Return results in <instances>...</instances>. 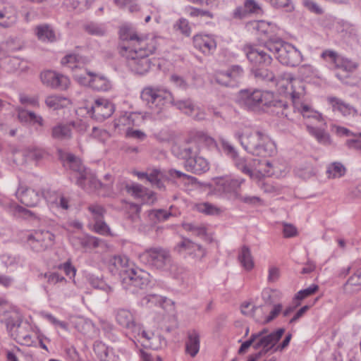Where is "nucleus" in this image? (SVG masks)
Returning <instances> with one entry per match:
<instances>
[{
    "instance_id": "obj_16",
    "label": "nucleus",
    "mask_w": 361,
    "mask_h": 361,
    "mask_svg": "<svg viewBox=\"0 0 361 361\" xmlns=\"http://www.w3.org/2000/svg\"><path fill=\"white\" fill-rule=\"evenodd\" d=\"M194 47L205 55L212 54L216 49V42L212 35H196L193 37Z\"/></svg>"
},
{
    "instance_id": "obj_59",
    "label": "nucleus",
    "mask_w": 361,
    "mask_h": 361,
    "mask_svg": "<svg viewBox=\"0 0 361 361\" xmlns=\"http://www.w3.org/2000/svg\"><path fill=\"white\" fill-rule=\"evenodd\" d=\"M186 252L189 255H194L195 257L202 258L205 255L204 248L200 244L193 242V246H190Z\"/></svg>"
},
{
    "instance_id": "obj_51",
    "label": "nucleus",
    "mask_w": 361,
    "mask_h": 361,
    "mask_svg": "<svg viewBox=\"0 0 361 361\" xmlns=\"http://www.w3.org/2000/svg\"><path fill=\"white\" fill-rule=\"evenodd\" d=\"M270 4L276 8H284L287 12L294 10V6L291 0H271Z\"/></svg>"
},
{
    "instance_id": "obj_36",
    "label": "nucleus",
    "mask_w": 361,
    "mask_h": 361,
    "mask_svg": "<svg viewBox=\"0 0 361 361\" xmlns=\"http://www.w3.org/2000/svg\"><path fill=\"white\" fill-rule=\"evenodd\" d=\"M195 140L197 142L198 146L203 145L208 148L217 147L216 142L214 138L202 131L196 132L194 135Z\"/></svg>"
},
{
    "instance_id": "obj_29",
    "label": "nucleus",
    "mask_w": 361,
    "mask_h": 361,
    "mask_svg": "<svg viewBox=\"0 0 361 361\" xmlns=\"http://www.w3.org/2000/svg\"><path fill=\"white\" fill-rule=\"evenodd\" d=\"M84 31L88 35L103 37L106 34V27L104 23L97 22H88L82 26Z\"/></svg>"
},
{
    "instance_id": "obj_4",
    "label": "nucleus",
    "mask_w": 361,
    "mask_h": 361,
    "mask_svg": "<svg viewBox=\"0 0 361 361\" xmlns=\"http://www.w3.org/2000/svg\"><path fill=\"white\" fill-rule=\"evenodd\" d=\"M235 137L245 150L252 155L267 157L276 152L274 142L267 135L260 131L238 132Z\"/></svg>"
},
{
    "instance_id": "obj_11",
    "label": "nucleus",
    "mask_w": 361,
    "mask_h": 361,
    "mask_svg": "<svg viewBox=\"0 0 361 361\" xmlns=\"http://www.w3.org/2000/svg\"><path fill=\"white\" fill-rule=\"evenodd\" d=\"M264 47V45L263 46ZM243 51L246 55L247 59L254 66H269L272 62V56L267 53V49H262L255 45L245 44L243 47Z\"/></svg>"
},
{
    "instance_id": "obj_57",
    "label": "nucleus",
    "mask_w": 361,
    "mask_h": 361,
    "mask_svg": "<svg viewBox=\"0 0 361 361\" xmlns=\"http://www.w3.org/2000/svg\"><path fill=\"white\" fill-rule=\"evenodd\" d=\"M189 15L190 17H207L210 19L214 18V14L207 10H202L192 6L189 7Z\"/></svg>"
},
{
    "instance_id": "obj_25",
    "label": "nucleus",
    "mask_w": 361,
    "mask_h": 361,
    "mask_svg": "<svg viewBox=\"0 0 361 361\" xmlns=\"http://www.w3.org/2000/svg\"><path fill=\"white\" fill-rule=\"evenodd\" d=\"M358 67V63L353 61L351 59L344 56H341L336 68L341 69L345 73V75L340 73H336V76L341 80L344 81V79L348 78L350 73L354 72Z\"/></svg>"
},
{
    "instance_id": "obj_22",
    "label": "nucleus",
    "mask_w": 361,
    "mask_h": 361,
    "mask_svg": "<svg viewBox=\"0 0 361 361\" xmlns=\"http://www.w3.org/2000/svg\"><path fill=\"white\" fill-rule=\"evenodd\" d=\"M184 167L188 172L195 174H202L209 171V164L206 159L197 154L185 161Z\"/></svg>"
},
{
    "instance_id": "obj_44",
    "label": "nucleus",
    "mask_w": 361,
    "mask_h": 361,
    "mask_svg": "<svg viewBox=\"0 0 361 361\" xmlns=\"http://www.w3.org/2000/svg\"><path fill=\"white\" fill-rule=\"evenodd\" d=\"M234 162L235 166L241 171L243 173L248 175L250 177L252 176V171L247 164V160L244 157L239 156L238 153L236 157L231 159Z\"/></svg>"
},
{
    "instance_id": "obj_43",
    "label": "nucleus",
    "mask_w": 361,
    "mask_h": 361,
    "mask_svg": "<svg viewBox=\"0 0 361 361\" xmlns=\"http://www.w3.org/2000/svg\"><path fill=\"white\" fill-rule=\"evenodd\" d=\"M341 56L336 51L331 49H326L321 54V57L333 65L335 68H336Z\"/></svg>"
},
{
    "instance_id": "obj_27",
    "label": "nucleus",
    "mask_w": 361,
    "mask_h": 361,
    "mask_svg": "<svg viewBox=\"0 0 361 361\" xmlns=\"http://www.w3.org/2000/svg\"><path fill=\"white\" fill-rule=\"evenodd\" d=\"M4 321L6 329L12 332L15 328H19L21 325L23 318L17 311H8L4 313Z\"/></svg>"
},
{
    "instance_id": "obj_52",
    "label": "nucleus",
    "mask_w": 361,
    "mask_h": 361,
    "mask_svg": "<svg viewBox=\"0 0 361 361\" xmlns=\"http://www.w3.org/2000/svg\"><path fill=\"white\" fill-rule=\"evenodd\" d=\"M87 209L93 215L94 221L103 219L106 212L103 206L97 204L89 205Z\"/></svg>"
},
{
    "instance_id": "obj_14",
    "label": "nucleus",
    "mask_w": 361,
    "mask_h": 361,
    "mask_svg": "<svg viewBox=\"0 0 361 361\" xmlns=\"http://www.w3.org/2000/svg\"><path fill=\"white\" fill-rule=\"evenodd\" d=\"M40 78L44 85L61 90L67 89L70 83L68 77L51 71L42 73Z\"/></svg>"
},
{
    "instance_id": "obj_54",
    "label": "nucleus",
    "mask_w": 361,
    "mask_h": 361,
    "mask_svg": "<svg viewBox=\"0 0 361 361\" xmlns=\"http://www.w3.org/2000/svg\"><path fill=\"white\" fill-rule=\"evenodd\" d=\"M197 209L201 213L209 215H213L219 212V209L209 202L198 204L197 205Z\"/></svg>"
},
{
    "instance_id": "obj_35",
    "label": "nucleus",
    "mask_w": 361,
    "mask_h": 361,
    "mask_svg": "<svg viewBox=\"0 0 361 361\" xmlns=\"http://www.w3.org/2000/svg\"><path fill=\"white\" fill-rule=\"evenodd\" d=\"M113 125L114 129L118 130H122L124 127H126L127 130L131 128V126H133V119L132 118L131 114L126 112L121 115L114 121Z\"/></svg>"
},
{
    "instance_id": "obj_38",
    "label": "nucleus",
    "mask_w": 361,
    "mask_h": 361,
    "mask_svg": "<svg viewBox=\"0 0 361 361\" xmlns=\"http://www.w3.org/2000/svg\"><path fill=\"white\" fill-rule=\"evenodd\" d=\"M142 345L145 348L158 350L161 348L163 346H166V341L160 335H156L154 333H150L149 341L148 343H142Z\"/></svg>"
},
{
    "instance_id": "obj_30",
    "label": "nucleus",
    "mask_w": 361,
    "mask_h": 361,
    "mask_svg": "<svg viewBox=\"0 0 361 361\" xmlns=\"http://www.w3.org/2000/svg\"><path fill=\"white\" fill-rule=\"evenodd\" d=\"M18 118L20 122L37 123L40 126H44L42 117L37 115L33 111L20 109L18 112Z\"/></svg>"
},
{
    "instance_id": "obj_55",
    "label": "nucleus",
    "mask_w": 361,
    "mask_h": 361,
    "mask_svg": "<svg viewBox=\"0 0 361 361\" xmlns=\"http://www.w3.org/2000/svg\"><path fill=\"white\" fill-rule=\"evenodd\" d=\"M57 268L60 270H63L66 275L70 279H72L75 276L76 269L72 265L71 261L70 259L64 263L59 264Z\"/></svg>"
},
{
    "instance_id": "obj_53",
    "label": "nucleus",
    "mask_w": 361,
    "mask_h": 361,
    "mask_svg": "<svg viewBox=\"0 0 361 361\" xmlns=\"http://www.w3.org/2000/svg\"><path fill=\"white\" fill-rule=\"evenodd\" d=\"M185 231L192 232L196 236L206 235V228L202 226H197L193 224H185L183 225Z\"/></svg>"
},
{
    "instance_id": "obj_61",
    "label": "nucleus",
    "mask_w": 361,
    "mask_h": 361,
    "mask_svg": "<svg viewBox=\"0 0 361 361\" xmlns=\"http://www.w3.org/2000/svg\"><path fill=\"white\" fill-rule=\"evenodd\" d=\"M193 246V242L188 238H182V240L174 247V250L178 253L186 252L190 246Z\"/></svg>"
},
{
    "instance_id": "obj_39",
    "label": "nucleus",
    "mask_w": 361,
    "mask_h": 361,
    "mask_svg": "<svg viewBox=\"0 0 361 361\" xmlns=\"http://www.w3.org/2000/svg\"><path fill=\"white\" fill-rule=\"evenodd\" d=\"M66 102V98L58 95H50L48 96L45 99V103L47 106L53 109L54 110L64 107Z\"/></svg>"
},
{
    "instance_id": "obj_2",
    "label": "nucleus",
    "mask_w": 361,
    "mask_h": 361,
    "mask_svg": "<svg viewBox=\"0 0 361 361\" xmlns=\"http://www.w3.org/2000/svg\"><path fill=\"white\" fill-rule=\"evenodd\" d=\"M240 102L247 109L255 110L259 107L272 108L271 111L277 116L288 117V104L280 99L273 92L255 90L252 92L245 90L240 91Z\"/></svg>"
},
{
    "instance_id": "obj_33",
    "label": "nucleus",
    "mask_w": 361,
    "mask_h": 361,
    "mask_svg": "<svg viewBox=\"0 0 361 361\" xmlns=\"http://www.w3.org/2000/svg\"><path fill=\"white\" fill-rule=\"evenodd\" d=\"M307 130L310 135L314 136L316 140L322 145H329L331 144V137L328 133L324 130L307 126Z\"/></svg>"
},
{
    "instance_id": "obj_37",
    "label": "nucleus",
    "mask_w": 361,
    "mask_h": 361,
    "mask_svg": "<svg viewBox=\"0 0 361 361\" xmlns=\"http://www.w3.org/2000/svg\"><path fill=\"white\" fill-rule=\"evenodd\" d=\"M36 35L42 41L53 42L55 40L54 31L47 25H39L36 27Z\"/></svg>"
},
{
    "instance_id": "obj_41",
    "label": "nucleus",
    "mask_w": 361,
    "mask_h": 361,
    "mask_svg": "<svg viewBox=\"0 0 361 361\" xmlns=\"http://www.w3.org/2000/svg\"><path fill=\"white\" fill-rule=\"evenodd\" d=\"M345 169L343 164L338 162H334L329 166L326 173L329 178H340L345 174Z\"/></svg>"
},
{
    "instance_id": "obj_20",
    "label": "nucleus",
    "mask_w": 361,
    "mask_h": 361,
    "mask_svg": "<svg viewBox=\"0 0 361 361\" xmlns=\"http://www.w3.org/2000/svg\"><path fill=\"white\" fill-rule=\"evenodd\" d=\"M284 332L285 329L281 328L277 329L276 331L271 332L264 337L257 339L256 342L253 345L254 349L257 350L263 348L271 350L281 339Z\"/></svg>"
},
{
    "instance_id": "obj_49",
    "label": "nucleus",
    "mask_w": 361,
    "mask_h": 361,
    "mask_svg": "<svg viewBox=\"0 0 361 361\" xmlns=\"http://www.w3.org/2000/svg\"><path fill=\"white\" fill-rule=\"evenodd\" d=\"M318 288L319 287L317 285L312 284L310 287L298 291L295 295L294 299L298 301L302 300L315 293Z\"/></svg>"
},
{
    "instance_id": "obj_42",
    "label": "nucleus",
    "mask_w": 361,
    "mask_h": 361,
    "mask_svg": "<svg viewBox=\"0 0 361 361\" xmlns=\"http://www.w3.org/2000/svg\"><path fill=\"white\" fill-rule=\"evenodd\" d=\"M341 56L336 51L331 49H326L321 54V57L333 65L335 68H336Z\"/></svg>"
},
{
    "instance_id": "obj_64",
    "label": "nucleus",
    "mask_w": 361,
    "mask_h": 361,
    "mask_svg": "<svg viewBox=\"0 0 361 361\" xmlns=\"http://www.w3.org/2000/svg\"><path fill=\"white\" fill-rule=\"evenodd\" d=\"M142 305H148L149 303L152 304H159L161 305L163 302V299L161 296L154 295V294H149L144 297L141 301Z\"/></svg>"
},
{
    "instance_id": "obj_45",
    "label": "nucleus",
    "mask_w": 361,
    "mask_h": 361,
    "mask_svg": "<svg viewBox=\"0 0 361 361\" xmlns=\"http://www.w3.org/2000/svg\"><path fill=\"white\" fill-rule=\"evenodd\" d=\"M39 278H44L47 279V283L51 285H55L58 283H66V279L63 276H61L57 272H46L40 274Z\"/></svg>"
},
{
    "instance_id": "obj_5",
    "label": "nucleus",
    "mask_w": 361,
    "mask_h": 361,
    "mask_svg": "<svg viewBox=\"0 0 361 361\" xmlns=\"http://www.w3.org/2000/svg\"><path fill=\"white\" fill-rule=\"evenodd\" d=\"M264 48L273 54L278 61L286 66H296L302 61V55L294 46L279 37H269L264 42Z\"/></svg>"
},
{
    "instance_id": "obj_63",
    "label": "nucleus",
    "mask_w": 361,
    "mask_h": 361,
    "mask_svg": "<svg viewBox=\"0 0 361 361\" xmlns=\"http://www.w3.org/2000/svg\"><path fill=\"white\" fill-rule=\"evenodd\" d=\"M215 80L217 83L226 87H234L235 82H229L228 76L224 71H219L216 73Z\"/></svg>"
},
{
    "instance_id": "obj_58",
    "label": "nucleus",
    "mask_w": 361,
    "mask_h": 361,
    "mask_svg": "<svg viewBox=\"0 0 361 361\" xmlns=\"http://www.w3.org/2000/svg\"><path fill=\"white\" fill-rule=\"evenodd\" d=\"M78 61V56L76 54H68L61 59V64L67 66L71 69H74L78 67L76 63Z\"/></svg>"
},
{
    "instance_id": "obj_15",
    "label": "nucleus",
    "mask_w": 361,
    "mask_h": 361,
    "mask_svg": "<svg viewBox=\"0 0 361 361\" xmlns=\"http://www.w3.org/2000/svg\"><path fill=\"white\" fill-rule=\"evenodd\" d=\"M200 150V146H198L197 142L195 140L194 135L185 143L179 146H174L172 149L173 153L177 157L185 161L197 155Z\"/></svg>"
},
{
    "instance_id": "obj_60",
    "label": "nucleus",
    "mask_w": 361,
    "mask_h": 361,
    "mask_svg": "<svg viewBox=\"0 0 361 361\" xmlns=\"http://www.w3.org/2000/svg\"><path fill=\"white\" fill-rule=\"evenodd\" d=\"M94 229L97 233L101 235H108L110 233V228L103 221V219L95 221Z\"/></svg>"
},
{
    "instance_id": "obj_26",
    "label": "nucleus",
    "mask_w": 361,
    "mask_h": 361,
    "mask_svg": "<svg viewBox=\"0 0 361 361\" xmlns=\"http://www.w3.org/2000/svg\"><path fill=\"white\" fill-rule=\"evenodd\" d=\"M361 289V267L353 272L343 285V290L346 293H353Z\"/></svg>"
},
{
    "instance_id": "obj_31",
    "label": "nucleus",
    "mask_w": 361,
    "mask_h": 361,
    "mask_svg": "<svg viewBox=\"0 0 361 361\" xmlns=\"http://www.w3.org/2000/svg\"><path fill=\"white\" fill-rule=\"evenodd\" d=\"M51 137L59 140L70 139L71 137V128L66 124H57L51 128Z\"/></svg>"
},
{
    "instance_id": "obj_34",
    "label": "nucleus",
    "mask_w": 361,
    "mask_h": 361,
    "mask_svg": "<svg viewBox=\"0 0 361 361\" xmlns=\"http://www.w3.org/2000/svg\"><path fill=\"white\" fill-rule=\"evenodd\" d=\"M238 259L241 265L246 270H251L254 267V262L251 255V252L247 246H243L238 255Z\"/></svg>"
},
{
    "instance_id": "obj_48",
    "label": "nucleus",
    "mask_w": 361,
    "mask_h": 361,
    "mask_svg": "<svg viewBox=\"0 0 361 361\" xmlns=\"http://www.w3.org/2000/svg\"><path fill=\"white\" fill-rule=\"evenodd\" d=\"M90 284L93 288L104 290L107 293H111L114 291L113 287L106 284L104 280L99 278L91 277Z\"/></svg>"
},
{
    "instance_id": "obj_13",
    "label": "nucleus",
    "mask_w": 361,
    "mask_h": 361,
    "mask_svg": "<svg viewBox=\"0 0 361 361\" xmlns=\"http://www.w3.org/2000/svg\"><path fill=\"white\" fill-rule=\"evenodd\" d=\"M115 111L114 104L108 99L100 98L96 99L87 113L98 121H103L110 117Z\"/></svg>"
},
{
    "instance_id": "obj_19",
    "label": "nucleus",
    "mask_w": 361,
    "mask_h": 361,
    "mask_svg": "<svg viewBox=\"0 0 361 361\" xmlns=\"http://www.w3.org/2000/svg\"><path fill=\"white\" fill-rule=\"evenodd\" d=\"M125 189L128 194H130L135 198L141 199L145 203H153L155 200L154 193L149 191L142 185L133 183L125 185Z\"/></svg>"
},
{
    "instance_id": "obj_56",
    "label": "nucleus",
    "mask_w": 361,
    "mask_h": 361,
    "mask_svg": "<svg viewBox=\"0 0 361 361\" xmlns=\"http://www.w3.org/2000/svg\"><path fill=\"white\" fill-rule=\"evenodd\" d=\"M221 146L226 155L231 159L235 157L238 153L234 146L225 140H221Z\"/></svg>"
},
{
    "instance_id": "obj_23",
    "label": "nucleus",
    "mask_w": 361,
    "mask_h": 361,
    "mask_svg": "<svg viewBox=\"0 0 361 361\" xmlns=\"http://www.w3.org/2000/svg\"><path fill=\"white\" fill-rule=\"evenodd\" d=\"M200 336L195 329L188 331L185 341V353L192 357H195L200 350Z\"/></svg>"
},
{
    "instance_id": "obj_7",
    "label": "nucleus",
    "mask_w": 361,
    "mask_h": 361,
    "mask_svg": "<svg viewBox=\"0 0 361 361\" xmlns=\"http://www.w3.org/2000/svg\"><path fill=\"white\" fill-rule=\"evenodd\" d=\"M141 261L152 269L160 271L169 270L173 260L169 250L161 247L146 249L140 255Z\"/></svg>"
},
{
    "instance_id": "obj_46",
    "label": "nucleus",
    "mask_w": 361,
    "mask_h": 361,
    "mask_svg": "<svg viewBox=\"0 0 361 361\" xmlns=\"http://www.w3.org/2000/svg\"><path fill=\"white\" fill-rule=\"evenodd\" d=\"M160 176V171L157 169H154L151 173H148L147 180L157 188L163 189L164 188V185L161 181Z\"/></svg>"
},
{
    "instance_id": "obj_47",
    "label": "nucleus",
    "mask_w": 361,
    "mask_h": 361,
    "mask_svg": "<svg viewBox=\"0 0 361 361\" xmlns=\"http://www.w3.org/2000/svg\"><path fill=\"white\" fill-rule=\"evenodd\" d=\"M171 215L170 212L164 209H152L149 212V218L154 222L165 221L168 219Z\"/></svg>"
},
{
    "instance_id": "obj_6",
    "label": "nucleus",
    "mask_w": 361,
    "mask_h": 361,
    "mask_svg": "<svg viewBox=\"0 0 361 361\" xmlns=\"http://www.w3.org/2000/svg\"><path fill=\"white\" fill-rule=\"evenodd\" d=\"M71 169L75 173L76 184L87 192H93L104 185L95 175L87 169L80 161L75 160L73 156L68 158Z\"/></svg>"
},
{
    "instance_id": "obj_21",
    "label": "nucleus",
    "mask_w": 361,
    "mask_h": 361,
    "mask_svg": "<svg viewBox=\"0 0 361 361\" xmlns=\"http://www.w3.org/2000/svg\"><path fill=\"white\" fill-rule=\"evenodd\" d=\"M17 20L16 8L9 3L0 1V25L8 27Z\"/></svg>"
},
{
    "instance_id": "obj_12",
    "label": "nucleus",
    "mask_w": 361,
    "mask_h": 361,
    "mask_svg": "<svg viewBox=\"0 0 361 361\" xmlns=\"http://www.w3.org/2000/svg\"><path fill=\"white\" fill-rule=\"evenodd\" d=\"M119 37L122 41V43L119 45V49L123 44L126 46H130V48L128 49H142L144 46L147 45L150 38L140 37L133 30V28L124 25L121 27L119 30Z\"/></svg>"
},
{
    "instance_id": "obj_40",
    "label": "nucleus",
    "mask_w": 361,
    "mask_h": 361,
    "mask_svg": "<svg viewBox=\"0 0 361 361\" xmlns=\"http://www.w3.org/2000/svg\"><path fill=\"white\" fill-rule=\"evenodd\" d=\"M170 104H172L177 109L188 115H190L195 109V106L190 99L175 101L172 97V102Z\"/></svg>"
},
{
    "instance_id": "obj_28",
    "label": "nucleus",
    "mask_w": 361,
    "mask_h": 361,
    "mask_svg": "<svg viewBox=\"0 0 361 361\" xmlns=\"http://www.w3.org/2000/svg\"><path fill=\"white\" fill-rule=\"evenodd\" d=\"M87 74L91 77L89 85L92 88L98 91H106L110 88L111 84L106 77L92 72Z\"/></svg>"
},
{
    "instance_id": "obj_62",
    "label": "nucleus",
    "mask_w": 361,
    "mask_h": 361,
    "mask_svg": "<svg viewBox=\"0 0 361 361\" xmlns=\"http://www.w3.org/2000/svg\"><path fill=\"white\" fill-rule=\"evenodd\" d=\"M126 135L128 137H132L140 141H143L147 138V135L145 132L132 128L126 130Z\"/></svg>"
},
{
    "instance_id": "obj_10",
    "label": "nucleus",
    "mask_w": 361,
    "mask_h": 361,
    "mask_svg": "<svg viewBox=\"0 0 361 361\" xmlns=\"http://www.w3.org/2000/svg\"><path fill=\"white\" fill-rule=\"evenodd\" d=\"M54 235L49 231L37 230L27 236L31 249L37 252L46 250L54 245Z\"/></svg>"
},
{
    "instance_id": "obj_17",
    "label": "nucleus",
    "mask_w": 361,
    "mask_h": 361,
    "mask_svg": "<svg viewBox=\"0 0 361 361\" xmlns=\"http://www.w3.org/2000/svg\"><path fill=\"white\" fill-rule=\"evenodd\" d=\"M117 323L135 334H140V326L134 321L132 313L126 309H120L116 314Z\"/></svg>"
},
{
    "instance_id": "obj_1",
    "label": "nucleus",
    "mask_w": 361,
    "mask_h": 361,
    "mask_svg": "<svg viewBox=\"0 0 361 361\" xmlns=\"http://www.w3.org/2000/svg\"><path fill=\"white\" fill-rule=\"evenodd\" d=\"M108 269L113 275H118L124 289L135 293L145 288L148 283L147 274L134 267L125 256H114L109 259Z\"/></svg>"
},
{
    "instance_id": "obj_18",
    "label": "nucleus",
    "mask_w": 361,
    "mask_h": 361,
    "mask_svg": "<svg viewBox=\"0 0 361 361\" xmlns=\"http://www.w3.org/2000/svg\"><path fill=\"white\" fill-rule=\"evenodd\" d=\"M20 202L26 207H35L40 200V193L30 188L20 187L16 191Z\"/></svg>"
},
{
    "instance_id": "obj_32",
    "label": "nucleus",
    "mask_w": 361,
    "mask_h": 361,
    "mask_svg": "<svg viewBox=\"0 0 361 361\" xmlns=\"http://www.w3.org/2000/svg\"><path fill=\"white\" fill-rule=\"evenodd\" d=\"M252 73L256 79L261 80L264 82H276L279 80L276 74L266 68H252Z\"/></svg>"
},
{
    "instance_id": "obj_50",
    "label": "nucleus",
    "mask_w": 361,
    "mask_h": 361,
    "mask_svg": "<svg viewBox=\"0 0 361 361\" xmlns=\"http://www.w3.org/2000/svg\"><path fill=\"white\" fill-rule=\"evenodd\" d=\"M243 5L247 14H259L262 13L260 5L255 0H245Z\"/></svg>"
},
{
    "instance_id": "obj_24",
    "label": "nucleus",
    "mask_w": 361,
    "mask_h": 361,
    "mask_svg": "<svg viewBox=\"0 0 361 361\" xmlns=\"http://www.w3.org/2000/svg\"><path fill=\"white\" fill-rule=\"evenodd\" d=\"M329 102L331 104L333 111H338L344 116L353 115V116L357 115V110L349 104L345 103L343 100L337 97H329Z\"/></svg>"
},
{
    "instance_id": "obj_8",
    "label": "nucleus",
    "mask_w": 361,
    "mask_h": 361,
    "mask_svg": "<svg viewBox=\"0 0 361 361\" xmlns=\"http://www.w3.org/2000/svg\"><path fill=\"white\" fill-rule=\"evenodd\" d=\"M140 97L154 114H159L172 102V94L170 92L151 86L145 87Z\"/></svg>"
},
{
    "instance_id": "obj_9",
    "label": "nucleus",
    "mask_w": 361,
    "mask_h": 361,
    "mask_svg": "<svg viewBox=\"0 0 361 361\" xmlns=\"http://www.w3.org/2000/svg\"><path fill=\"white\" fill-rule=\"evenodd\" d=\"M241 182L228 176L215 177L207 184L210 192L216 195L236 192Z\"/></svg>"
},
{
    "instance_id": "obj_3",
    "label": "nucleus",
    "mask_w": 361,
    "mask_h": 361,
    "mask_svg": "<svg viewBox=\"0 0 361 361\" xmlns=\"http://www.w3.org/2000/svg\"><path fill=\"white\" fill-rule=\"evenodd\" d=\"M157 47L156 37L149 39L147 45L142 49H128L130 46L125 44L121 47L120 54L127 59V64L130 69L136 74L143 75L149 71L152 67V61L149 59V55L154 53Z\"/></svg>"
}]
</instances>
